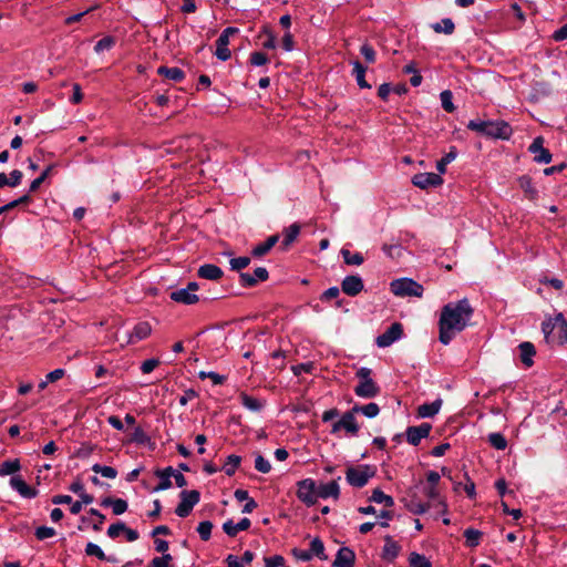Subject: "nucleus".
Here are the masks:
<instances>
[{"label":"nucleus","mask_w":567,"mask_h":567,"mask_svg":"<svg viewBox=\"0 0 567 567\" xmlns=\"http://www.w3.org/2000/svg\"><path fill=\"white\" fill-rule=\"evenodd\" d=\"M473 308L466 298L457 302L446 303L442 310L439 320L440 336L439 340L443 344H449L457 332L463 331L473 316Z\"/></svg>","instance_id":"obj_1"},{"label":"nucleus","mask_w":567,"mask_h":567,"mask_svg":"<svg viewBox=\"0 0 567 567\" xmlns=\"http://www.w3.org/2000/svg\"><path fill=\"white\" fill-rule=\"evenodd\" d=\"M466 127L480 133L485 137L507 141L513 134L512 126L505 121H481L471 120Z\"/></svg>","instance_id":"obj_2"},{"label":"nucleus","mask_w":567,"mask_h":567,"mask_svg":"<svg viewBox=\"0 0 567 567\" xmlns=\"http://www.w3.org/2000/svg\"><path fill=\"white\" fill-rule=\"evenodd\" d=\"M542 331L547 342L558 341L559 343H564L567 341V321L563 313L544 320Z\"/></svg>","instance_id":"obj_3"},{"label":"nucleus","mask_w":567,"mask_h":567,"mask_svg":"<svg viewBox=\"0 0 567 567\" xmlns=\"http://www.w3.org/2000/svg\"><path fill=\"white\" fill-rule=\"evenodd\" d=\"M372 370L367 367H362L357 370L355 377L359 379V383L354 386L353 391L355 395L362 399H372L380 394V386L371 378Z\"/></svg>","instance_id":"obj_4"},{"label":"nucleus","mask_w":567,"mask_h":567,"mask_svg":"<svg viewBox=\"0 0 567 567\" xmlns=\"http://www.w3.org/2000/svg\"><path fill=\"white\" fill-rule=\"evenodd\" d=\"M375 467L368 464L350 466L346 472V480L349 485L361 488L375 475Z\"/></svg>","instance_id":"obj_5"},{"label":"nucleus","mask_w":567,"mask_h":567,"mask_svg":"<svg viewBox=\"0 0 567 567\" xmlns=\"http://www.w3.org/2000/svg\"><path fill=\"white\" fill-rule=\"evenodd\" d=\"M390 289L398 297H422L424 288L411 278H400L391 282Z\"/></svg>","instance_id":"obj_6"},{"label":"nucleus","mask_w":567,"mask_h":567,"mask_svg":"<svg viewBox=\"0 0 567 567\" xmlns=\"http://www.w3.org/2000/svg\"><path fill=\"white\" fill-rule=\"evenodd\" d=\"M296 495L300 502L310 507L318 502V484L313 478H303L296 484Z\"/></svg>","instance_id":"obj_7"},{"label":"nucleus","mask_w":567,"mask_h":567,"mask_svg":"<svg viewBox=\"0 0 567 567\" xmlns=\"http://www.w3.org/2000/svg\"><path fill=\"white\" fill-rule=\"evenodd\" d=\"M181 502L175 508V514L178 517H187L195 505H197L200 501V493L197 489H183L179 493Z\"/></svg>","instance_id":"obj_8"},{"label":"nucleus","mask_w":567,"mask_h":567,"mask_svg":"<svg viewBox=\"0 0 567 567\" xmlns=\"http://www.w3.org/2000/svg\"><path fill=\"white\" fill-rule=\"evenodd\" d=\"M199 289L196 281H189L185 288L176 289L169 292V298L182 305H195L199 301V297L195 293Z\"/></svg>","instance_id":"obj_9"},{"label":"nucleus","mask_w":567,"mask_h":567,"mask_svg":"<svg viewBox=\"0 0 567 567\" xmlns=\"http://www.w3.org/2000/svg\"><path fill=\"white\" fill-rule=\"evenodd\" d=\"M403 336V326L401 322H393L382 334L378 336L375 343L379 348L390 347L393 342Z\"/></svg>","instance_id":"obj_10"},{"label":"nucleus","mask_w":567,"mask_h":567,"mask_svg":"<svg viewBox=\"0 0 567 567\" xmlns=\"http://www.w3.org/2000/svg\"><path fill=\"white\" fill-rule=\"evenodd\" d=\"M545 138L537 136L528 146V152L534 155V162L538 164H548L551 162L553 155L548 148L544 147Z\"/></svg>","instance_id":"obj_11"},{"label":"nucleus","mask_w":567,"mask_h":567,"mask_svg":"<svg viewBox=\"0 0 567 567\" xmlns=\"http://www.w3.org/2000/svg\"><path fill=\"white\" fill-rule=\"evenodd\" d=\"M443 183L442 176L435 173H417L412 177V184L421 189L439 187Z\"/></svg>","instance_id":"obj_12"},{"label":"nucleus","mask_w":567,"mask_h":567,"mask_svg":"<svg viewBox=\"0 0 567 567\" xmlns=\"http://www.w3.org/2000/svg\"><path fill=\"white\" fill-rule=\"evenodd\" d=\"M432 425L425 422L419 426H408L405 431L408 443L413 446H417L422 439H425L430 435Z\"/></svg>","instance_id":"obj_13"},{"label":"nucleus","mask_w":567,"mask_h":567,"mask_svg":"<svg viewBox=\"0 0 567 567\" xmlns=\"http://www.w3.org/2000/svg\"><path fill=\"white\" fill-rule=\"evenodd\" d=\"M364 289V284L359 275H350L343 278L341 290L350 296L355 297Z\"/></svg>","instance_id":"obj_14"},{"label":"nucleus","mask_w":567,"mask_h":567,"mask_svg":"<svg viewBox=\"0 0 567 567\" xmlns=\"http://www.w3.org/2000/svg\"><path fill=\"white\" fill-rule=\"evenodd\" d=\"M269 278V272L265 267L255 269L254 275L248 272L239 274V281L243 287H255L259 281H266Z\"/></svg>","instance_id":"obj_15"},{"label":"nucleus","mask_w":567,"mask_h":567,"mask_svg":"<svg viewBox=\"0 0 567 567\" xmlns=\"http://www.w3.org/2000/svg\"><path fill=\"white\" fill-rule=\"evenodd\" d=\"M301 231V225L299 223H293L290 226L284 228L282 235L284 239L279 249L282 251H287L289 247L297 240L298 236Z\"/></svg>","instance_id":"obj_16"},{"label":"nucleus","mask_w":567,"mask_h":567,"mask_svg":"<svg viewBox=\"0 0 567 567\" xmlns=\"http://www.w3.org/2000/svg\"><path fill=\"white\" fill-rule=\"evenodd\" d=\"M355 554L350 547H341L332 563L333 567H354Z\"/></svg>","instance_id":"obj_17"},{"label":"nucleus","mask_w":567,"mask_h":567,"mask_svg":"<svg viewBox=\"0 0 567 567\" xmlns=\"http://www.w3.org/2000/svg\"><path fill=\"white\" fill-rule=\"evenodd\" d=\"M10 486L24 498H34L38 495V491L29 486L21 476H12Z\"/></svg>","instance_id":"obj_18"},{"label":"nucleus","mask_w":567,"mask_h":567,"mask_svg":"<svg viewBox=\"0 0 567 567\" xmlns=\"http://www.w3.org/2000/svg\"><path fill=\"white\" fill-rule=\"evenodd\" d=\"M340 480V476L337 480H332L331 482L327 484H320L318 485L317 495L318 498L327 499L329 497H332L334 499H338L340 496V486L338 481Z\"/></svg>","instance_id":"obj_19"},{"label":"nucleus","mask_w":567,"mask_h":567,"mask_svg":"<svg viewBox=\"0 0 567 567\" xmlns=\"http://www.w3.org/2000/svg\"><path fill=\"white\" fill-rule=\"evenodd\" d=\"M384 542L381 557L383 560L392 563L399 556L401 546L390 535L384 536Z\"/></svg>","instance_id":"obj_20"},{"label":"nucleus","mask_w":567,"mask_h":567,"mask_svg":"<svg viewBox=\"0 0 567 567\" xmlns=\"http://www.w3.org/2000/svg\"><path fill=\"white\" fill-rule=\"evenodd\" d=\"M197 276L203 279L217 281L224 276V271L214 264H204L198 268Z\"/></svg>","instance_id":"obj_21"},{"label":"nucleus","mask_w":567,"mask_h":567,"mask_svg":"<svg viewBox=\"0 0 567 567\" xmlns=\"http://www.w3.org/2000/svg\"><path fill=\"white\" fill-rule=\"evenodd\" d=\"M280 236L278 234L269 236L265 241L256 245L252 250L251 255L256 258L264 257L267 255L271 248L279 241Z\"/></svg>","instance_id":"obj_22"},{"label":"nucleus","mask_w":567,"mask_h":567,"mask_svg":"<svg viewBox=\"0 0 567 567\" xmlns=\"http://www.w3.org/2000/svg\"><path fill=\"white\" fill-rule=\"evenodd\" d=\"M522 363L529 368L534 364L533 357L536 354L535 346L529 341H524L518 346Z\"/></svg>","instance_id":"obj_23"},{"label":"nucleus","mask_w":567,"mask_h":567,"mask_svg":"<svg viewBox=\"0 0 567 567\" xmlns=\"http://www.w3.org/2000/svg\"><path fill=\"white\" fill-rule=\"evenodd\" d=\"M442 399H436L432 403H424L417 408L416 414L419 417H433L439 413L442 406Z\"/></svg>","instance_id":"obj_24"},{"label":"nucleus","mask_w":567,"mask_h":567,"mask_svg":"<svg viewBox=\"0 0 567 567\" xmlns=\"http://www.w3.org/2000/svg\"><path fill=\"white\" fill-rule=\"evenodd\" d=\"M157 74L163 75L174 82H182L185 79V72L179 68H168L161 65L157 69Z\"/></svg>","instance_id":"obj_25"},{"label":"nucleus","mask_w":567,"mask_h":567,"mask_svg":"<svg viewBox=\"0 0 567 567\" xmlns=\"http://www.w3.org/2000/svg\"><path fill=\"white\" fill-rule=\"evenodd\" d=\"M239 400H240V403L248 410L252 411V412H260L264 406H265V402L251 396V395H248L247 393L245 392H241L240 395H239Z\"/></svg>","instance_id":"obj_26"},{"label":"nucleus","mask_w":567,"mask_h":567,"mask_svg":"<svg viewBox=\"0 0 567 567\" xmlns=\"http://www.w3.org/2000/svg\"><path fill=\"white\" fill-rule=\"evenodd\" d=\"M352 64H353L352 74L355 76L359 87L371 89V84H369L365 80L367 68L358 60L354 61Z\"/></svg>","instance_id":"obj_27"},{"label":"nucleus","mask_w":567,"mask_h":567,"mask_svg":"<svg viewBox=\"0 0 567 567\" xmlns=\"http://www.w3.org/2000/svg\"><path fill=\"white\" fill-rule=\"evenodd\" d=\"M340 425H342V427L351 435H357L359 432V425L351 412H346L341 416Z\"/></svg>","instance_id":"obj_28"},{"label":"nucleus","mask_w":567,"mask_h":567,"mask_svg":"<svg viewBox=\"0 0 567 567\" xmlns=\"http://www.w3.org/2000/svg\"><path fill=\"white\" fill-rule=\"evenodd\" d=\"M229 41L226 38L218 37L216 41V52L215 55L217 59L221 61H227L231 56V52L228 49Z\"/></svg>","instance_id":"obj_29"},{"label":"nucleus","mask_w":567,"mask_h":567,"mask_svg":"<svg viewBox=\"0 0 567 567\" xmlns=\"http://www.w3.org/2000/svg\"><path fill=\"white\" fill-rule=\"evenodd\" d=\"M457 148L455 146H451L450 151L436 163V169L439 174L446 173V166L452 163L457 157Z\"/></svg>","instance_id":"obj_30"},{"label":"nucleus","mask_w":567,"mask_h":567,"mask_svg":"<svg viewBox=\"0 0 567 567\" xmlns=\"http://www.w3.org/2000/svg\"><path fill=\"white\" fill-rule=\"evenodd\" d=\"M370 502H374L378 504H383L385 507H392L394 505V499L392 496L386 495L380 488H374L372 491L371 496L369 497Z\"/></svg>","instance_id":"obj_31"},{"label":"nucleus","mask_w":567,"mask_h":567,"mask_svg":"<svg viewBox=\"0 0 567 567\" xmlns=\"http://www.w3.org/2000/svg\"><path fill=\"white\" fill-rule=\"evenodd\" d=\"M21 464L18 458L4 461L0 464V476L12 475L19 472Z\"/></svg>","instance_id":"obj_32"},{"label":"nucleus","mask_w":567,"mask_h":567,"mask_svg":"<svg viewBox=\"0 0 567 567\" xmlns=\"http://www.w3.org/2000/svg\"><path fill=\"white\" fill-rule=\"evenodd\" d=\"M483 533L475 528H466L463 533V536L466 539V546L474 548L480 545V539L482 537Z\"/></svg>","instance_id":"obj_33"},{"label":"nucleus","mask_w":567,"mask_h":567,"mask_svg":"<svg viewBox=\"0 0 567 567\" xmlns=\"http://www.w3.org/2000/svg\"><path fill=\"white\" fill-rule=\"evenodd\" d=\"M341 255H342L343 261L349 266H360L364 261V258L361 252L352 254L349 249L342 248Z\"/></svg>","instance_id":"obj_34"},{"label":"nucleus","mask_w":567,"mask_h":567,"mask_svg":"<svg viewBox=\"0 0 567 567\" xmlns=\"http://www.w3.org/2000/svg\"><path fill=\"white\" fill-rule=\"evenodd\" d=\"M55 166V164H50L49 166H47V168L41 173V175L31 182L29 192L35 193L41 186V184L53 173Z\"/></svg>","instance_id":"obj_35"},{"label":"nucleus","mask_w":567,"mask_h":567,"mask_svg":"<svg viewBox=\"0 0 567 567\" xmlns=\"http://www.w3.org/2000/svg\"><path fill=\"white\" fill-rule=\"evenodd\" d=\"M408 561L410 567H432V563L424 555L416 551L410 553Z\"/></svg>","instance_id":"obj_36"},{"label":"nucleus","mask_w":567,"mask_h":567,"mask_svg":"<svg viewBox=\"0 0 567 567\" xmlns=\"http://www.w3.org/2000/svg\"><path fill=\"white\" fill-rule=\"evenodd\" d=\"M152 329L148 322H140L134 327L131 338L141 341L148 337Z\"/></svg>","instance_id":"obj_37"},{"label":"nucleus","mask_w":567,"mask_h":567,"mask_svg":"<svg viewBox=\"0 0 567 567\" xmlns=\"http://www.w3.org/2000/svg\"><path fill=\"white\" fill-rule=\"evenodd\" d=\"M432 29L436 33H445V34H452L455 30L454 22L450 18H444L441 20V22L434 23L432 25Z\"/></svg>","instance_id":"obj_38"},{"label":"nucleus","mask_w":567,"mask_h":567,"mask_svg":"<svg viewBox=\"0 0 567 567\" xmlns=\"http://www.w3.org/2000/svg\"><path fill=\"white\" fill-rule=\"evenodd\" d=\"M309 550L312 554V557L317 556L321 560L328 559V556L324 553V544L319 537L311 540Z\"/></svg>","instance_id":"obj_39"},{"label":"nucleus","mask_w":567,"mask_h":567,"mask_svg":"<svg viewBox=\"0 0 567 567\" xmlns=\"http://www.w3.org/2000/svg\"><path fill=\"white\" fill-rule=\"evenodd\" d=\"M241 457L235 454H230L224 465V471L227 476H233L240 465Z\"/></svg>","instance_id":"obj_40"},{"label":"nucleus","mask_w":567,"mask_h":567,"mask_svg":"<svg viewBox=\"0 0 567 567\" xmlns=\"http://www.w3.org/2000/svg\"><path fill=\"white\" fill-rule=\"evenodd\" d=\"M519 187L528 195L529 198H534L537 190L533 186L532 178L528 175H523L518 178Z\"/></svg>","instance_id":"obj_41"},{"label":"nucleus","mask_w":567,"mask_h":567,"mask_svg":"<svg viewBox=\"0 0 567 567\" xmlns=\"http://www.w3.org/2000/svg\"><path fill=\"white\" fill-rule=\"evenodd\" d=\"M487 441L496 450H505L507 447L505 436L498 432L488 434Z\"/></svg>","instance_id":"obj_42"},{"label":"nucleus","mask_w":567,"mask_h":567,"mask_svg":"<svg viewBox=\"0 0 567 567\" xmlns=\"http://www.w3.org/2000/svg\"><path fill=\"white\" fill-rule=\"evenodd\" d=\"M441 104L444 111L447 113H452L455 111V106L453 104V94L450 90H444L440 94Z\"/></svg>","instance_id":"obj_43"},{"label":"nucleus","mask_w":567,"mask_h":567,"mask_svg":"<svg viewBox=\"0 0 567 567\" xmlns=\"http://www.w3.org/2000/svg\"><path fill=\"white\" fill-rule=\"evenodd\" d=\"M114 44H115V38L112 35H106L96 42V44L94 45V51L96 53H101L104 50L112 49L114 47Z\"/></svg>","instance_id":"obj_44"},{"label":"nucleus","mask_w":567,"mask_h":567,"mask_svg":"<svg viewBox=\"0 0 567 567\" xmlns=\"http://www.w3.org/2000/svg\"><path fill=\"white\" fill-rule=\"evenodd\" d=\"M213 523L210 520L200 522L197 526V533L202 540L207 542L212 536Z\"/></svg>","instance_id":"obj_45"},{"label":"nucleus","mask_w":567,"mask_h":567,"mask_svg":"<svg viewBox=\"0 0 567 567\" xmlns=\"http://www.w3.org/2000/svg\"><path fill=\"white\" fill-rule=\"evenodd\" d=\"M173 557L171 554H164L161 557H154L147 567H173L171 561Z\"/></svg>","instance_id":"obj_46"},{"label":"nucleus","mask_w":567,"mask_h":567,"mask_svg":"<svg viewBox=\"0 0 567 567\" xmlns=\"http://www.w3.org/2000/svg\"><path fill=\"white\" fill-rule=\"evenodd\" d=\"M85 554L87 556H94L100 560H104L106 558L105 553L102 550V548L94 544V543H87L85 546Z\"/></svg>","instance_id":"obj_47"},{"label":"nucleus","mask_w":567,"mask_h":567,"mask_svg":"<svg viewBox=\"0 0 567 567\" xmlns=\"http://www.w3.org/2000/svg\"><path fill=\"white\" fill-rule=\"evenodd\" d=\"M250 261H251L250 257L241 256V257H237V258H231L229 264H230L231 270L240 271L241 269L248 267Z\"/></svg>","instance_id":"obj_48"},{"label":"nucleus","mask_w":567,"mask_h":567,"mask_svg":"<svg viewBox=\"0 0 567 567\" xmlns=\"http://www.w3.org/2000/svg\"><path fill=\"white\" fill-rule=\"evenodd\" d=\"M268 61H269V59H268L267 54L264 52L255 51V52L250 53L249 62L251 65L261 66V65H265L266 63H268Z\"/></svg>","instance_id":"obj_49"},{"label":"nucleus","mask_w":567,"mask_h":567,"mask_svg":"<svg viewBox=\"0 0 567 567\" xmlns=\"http://www.w3.org/2000/svg\"><path fill=\"white\" fill-rule=\"evenodd\" d=\"M360 53L364 56L368 63H374L377 59V53L373 47L369 43H364L360 48Z\"/></svg>","instance_id":"obj_50"},{"label":"nucleus","mask_w":567,"mask_h":567,"mask_svg":"<svg viewBox=\"0 0 567 567\" xmlns=\"http://www.w3.org/2000/svg\"><path fill=\"white\" fill-rule=\"evenodd\" d=\"M255 468L262 474H267L270 472L271 465L270 462L262 455H257L255 458Z\"/></svg>","instance_id":"obj_51"},{"label":"nucleus","mask_w":567,"mask_h":567,"mask_svg":"<svg viewBox=\"0 0 567 567\" xmlns=\"http://www.w3.org/2000/svg\"><path fill=\"white\" fill-rule=\"evenodd\" d=\"M131 441L137 444H146L150 442V437L142 427L137 426L134 429L131 435Z\"/></svg>","instance_id":"obj_52"},{"label":"nucleus","mask_w":567,"mask_h":567,"mask_svg":"<svg viewBox=\"0 0 567 567\" xmlns=\"http://www.w3.org/2000/svg\"><path fill=\"white\" fill-rule=\"evenodd\" d=\"M126 529V525L123 522H116L107 528V536L112 539L118 537L123 530Z\"/></svg>","instance_id":"obj_53"},{"label":"nucleus","mask_w":567,"mask_h":567,"mask_svg":"<svg viewBox=\"0 0 567 567\" xmlns=\"http://www.w3.org/2000/svg\"><path fill=\"white\" fill-rule=\"evenodd\" d=\"M408 507L411 513L422 515L429 511L430 505L427 503H422L420 501H411V504L408 505Z\"/></svg>","instance_id":"obj_54"},{"label":"nucleus","mask_w":567,"mask_h":567,"mask_svg":"<svg viewBox=\"0 0 567 567\" xmlns=\"http://www.w3.org/2000/svg\"><path fill=\"white\" fill-rule=\"evenodd\" d=\"M380 412V408L377 403H368L365 405H362V408L360 409V413H362L363 415H365L367 417H375Z\"/></svg>","instance_id":"obj_55"},{"label":"nucleus","mask_w":567,"mask_h":567,"mask_svg":"<svg viewBox=\"0 0 567 567\" xmlns=\"http://www.w3.org/2000/svg\"><path fill=\"white\" fill-rule=\"evenodd\" d=\"M127 502L123 498H114L112 502V509L114 515H122L127 511Z\"/></svg>","instance_id":"obj_56"},{"label":"nucleus","mask_w":567,"mask_h":567,"mask_svg":"<svg viewBox=\"0 0 567 567\" xmlns=\"http://www.w3.org/2000/svg\"><path fill=\"white\" fill-rule=\"evenodd\" d=\"M55 535V530L52 527L40 526L35 529V537L39 540H44L47 538L53 537Z\"/></svg>","instance_id":"obj_57"},{"label":"nucleus","mask_w":567,"mask_h":567,"mask_svg":"<svg viewBox=\"0 0 567 567\" xmlns=\"http://www.w3.org/2000/svg\"><path fill=\"white\" fill-rule=\"evenodd\" d=\"M291 555L296 559H299L302 561H310L312 559V554L310 553V550H305V549H300V548H292Z\"/></svg>","instance_id":"obj_58"},{"label":"nucleus","mask_w":567,"mask_h":567,"mask_svg":"<svg viewBox=\"0 0 567 567\" xmlns=\"http://www.w3.org/2000/svg\"><path fill=\"white\" fill-rule=\"evenodd\" d=\"M265 567H280L285 564V558L280 555L265 557Z\"/></svg>","instance_id":"obj_59"},{"label":"nucleus","mask_w":567,"mask_h":567,"mask_svg":"<svg viewBox=\"0 0 567 567\" xmlns=\"http://www.w3.org/2000/svg\"><path fill=\"white\" fill-rule=\"evenodd\" d=\"M159 360L154 358L145 360L141 365V371L145 374L151 373L155 368L159 365Z\"/></svg>","instance_id":"obj_60"},{"label":"nucleus","mask_w":567,"mask_h":567,"mask_svg":"<svg viewBox=\"0 0 567 567\" xmlns=\"http://www.w3.org/2000/svg\"><path fill=\"white\" fill-rule=\"evenodd\" d=\"M313 369L312 363H299L297 365L291 367V370L296 377H299L301 373H311Z\"/></svg>","instance_id":"obj_61"},{"label":"nucleus","mask_w":567,"mask_h":567,"mask_svg":"<svg viewBox=\"0 0 567 567\" xmlns=\"http://www.w3.org/2000/svg\"><path fill=\"white\" fill-rule=\"evenodd\" d=\"M159 478V483L153 488V492H162L172 487V481L168 476H157Z\"/></svg>","instance_id":"obj_62"},{"label":"nucleus","mask_w":567,"mask_h":567,"mask_svg":"<svg viewBox=\"0 0 567 567\" xmlns=\"http://www.w3.org/2000/svg\"><path fill=\"white\" fill-rule=\"evenodd\" d=\"M264 32L267 35V40L262 43L264 49H267V50L276 49V45H277L276 35L269 29H265Z\"/></svg>","instance_id":"obj_63"},{"label":"nucleus","mask_w":567,"mask_h":567,"mask_svg":"<svg viewBox=\"0 0 567 567\" xmlns=\"http://www.w3.org/2000/svg\"><path fill=\"white\" fill-rule=\"evenodd\" d=\"M340 295V289L338 287H330L328 288L320 297L322 301H329L332 299L338 298Z\"/></svg>","instance_id":"obj_64"}]
</instances>
